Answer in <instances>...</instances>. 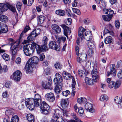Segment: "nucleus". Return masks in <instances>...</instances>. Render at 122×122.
Masks as SVG:
<instances>
[{
	"label": "nucleus",
	"instance_id": "1",
	"mask_svg": "<svg viewBox=\"0 0 122 122\" xmlns=\"http://www.w3.org/2000/svg\"><path fill=\"white\" fill-rule=\"evenodd\" d=\"M35 47L36 49L37 53L39 54L40 51L39 46L37 44L34 43L32 44H29L25 45L23 47V51L25 55L27 56H31L35 50Z\"/></svg>",
	"mask_w": 122,
	"mask_h": 122
},
{
	"label": "nucleus",
	"instance_id": "2",
	"mask_svg": "<svg viewBox=\"0 0 122 122\" xmlns=\"http://www.w3.org/2000/svg\"><path fill=\"white\" fill-rule=\"evenodd\" d=\"M39 61V58L37 56H33L29 59L25 67L26 72L29 73L31 72L33 68L38 64Z\"/></svg>",
	"mask_w": 122,
	"mask_h": 122
},
{
	"label": "nucleus",
	"instance_id": "3",
	"mask_svg": "<svg viewBox=\"0 0 122 122\" xmlns=\"http://www.w3.org/2000/svg\"><path fill=\"white\" fill-rule=\"evenodd\" d=\"M30 28L29 26H26L24 30L22 32L20 35L18 43V44H16L15 43H14V45L13 46H11L10 51L11 52L13 56H14L17 53L18 49V46L19 43L22 40L21 37L25 33L29 30H30Z\"/></svg>",
	"mask_w": 122,
	"mask_h": 122
},
{
	"label": "nucleus",
	"instance_id": "4",
	"mask_svg": "<svg viewBox=\"0 0 122 122\" xmlns=\"http://www.w3.org/2000/svg\"><path fill=\"white\" fill-rule=\"evenodd\" d=\"M63 77L66 80H69L72 78L71 87L72 89V93L73 96L75 95V90L76 89L75 85L76 83L74 78H73L70 74L65 71H64L62 73Z\"/></svg>",
	"mask_w": 122,
	"mask_h": 122
},
{
	"label": "nucleus",
	"instance_id": "5",
	"mask_svg": "<svg viewBox=\"0 0 122 122\" xmlns=\"http://www.w3.org/2000/svg\"><path fill=\"white\" fill-rule=\"evenodd\" d=\"M25 104L27 108L30 110H33L35 107H38L36 105L34 99L33 98H29L25 99Z\"/></svg>",
	"mask_w": 122,
	"mask_h": 122
},
{
	"label": "nucleus",
	"instance_id": "6",
	"mask_svg": "<svg viewBox=\"0 0 122 122\" xmlns=\"http://www.w3.org/2000/svg\"><path fill=\"white\" fill-rule=\"evenodd\" d=\"M40 111L43 114L47 115L49 114L51 111L49 106L45 102H43L40 107Z\"/></svg>",
	"mask_w": 122,
	"mask_h": 122
},
{
	"label": "nucleus",
	"instance_id": "7",
	"mask_svg": "<svg viewBox=\"0 0 122 122\" xmlns=\"http://www.w3.org/2000/svg\"><path fill=\"white\" fill-rule=\"evenodd\" d=\"M41 30L40 29H36L34 30L27 37L29 41H33L35 37L39 35L40 33Z\"/></svg>",
	"mask_w": 122,
	"mask_h": 122
},
{
	"label": "nucleus",
	"instance_id": "8",
	"mask_svg": "<svg viewBox=\"0 0 122 122\" xmlns=\"http://www.w3.org/2000/svg\"><path fill=\"white\" fill-rule=\"evenodd\" d=\"M21 75L22 73L20 71H16L13 73L12 79L15 81H18L20 80Z\"/></svg>",
	"mask_w": 122,
	"mask_h": 122
},
{
	"label": "nucleus",
	"instance_id": "9",
	"mask_svg": "<svg viewBox=\"0 0 122 122\" xmlns=\"http://www.w3.org/2000/svg\"><path fill=\"white\" fill-rule=\"evenodd\" d=\"M14 110L11 108H7L5 112V115L7 116V118H4V120L5 119H8L10 121V118L14 114Z\"/></svg>",
	"mask_w": 122,
	"mask_h": 122
},
{
	"label": "nucleus",
	"instance_id": "10",
	"mask_svg": "<svg viewBox=\"0 0 122 122\" xmlns=\"http://www.w3.org/2000/svg\"><path fill=\"white\" fill-rule=\"evenodd\" d=\"M116 66L114 64H112L110 66V71H108L107 75L108 76L110 75H111L112 77H114L116 74V70L115 69Z\"/></svg>",
	"mask_w": 122,
	"mask_h": 122
},
{
	"label": "nucleus",
	"instance_id": "11",
	"mask_svg": "<svg viewBox=\"0 0 122 122\" xmlns=\"http://www.w3.org/2000/svg\"><path fill=\"white\" fill-rule=\"evenodd\" d=\"M77 56H79L81 61H83L87 59V55L85 53H80L79 52V48L78 46H76L75 48Z\"/></svg>",
	"mask_w": 122,
	"mask_h": 122
},
{
	"label": "nucleus",
	"instance_id": "12",
	"mask_svg": "<svg viewBox=\"0 0 122 122\" xmlns=\"http://www.w3.org/2000/svg\"><path fill=\"white\" fill-rule=\"evenodd\" d=\"M121 85L120 82L118 81H111L108 84V87L110 88H114L115 89H116L119 87Z\"/></svg>",
	"mask_w": 122,
	"mask_h": 122
},
{
	"label": "nucleus",
	"instance_id": "13",
	"mask_svg": "<svg viewBox=\"0 0 122 122\" xmlns=\"http://www.w3.org/2000/svg\"><path fill=\"white\" fill-rule=\"evenodd\" d=\"M56 77L53 80V82L55 85L60 84L62 81V79L61 76L58 73H56L55 74Z\"/></svg>",
	"mask_w": 122,
	"mask_h": 122
},
{
	"label": "nucleus",
	"instance_id": "14",
	"mask_svg": "<svg viewBox=\"0 0 122 122\" xmlns=\"http://www.w3.org/2000/svg\"><path fill=\"white\" fill-rule=\"evenodd\" d=\"M49 48L55 50L57 51H59L60 48L56 44V42L54 41H52L49 42Z\"/></svg>",
	"mask_w": 122,
	"mask_h": 122
},
{
	"label": "nucleus",
	"instance_id": "15",
	"mask_svg": "<svg viewBox=\"0 0 122 122\" xmlns=\"http://www.w3.org/2000/svg\"><path fill=\"white\" fill-rule=\"evenodd\" d=\"M60 26L63 28L64 30V33L67 38H68V35H70L71 33V31L69 30L68 27L65 24H62Z\"/></svg>",
	"mask_w": 122,
	"mask_h": 122
},
{
	"label": "nucleus",
	"instance_id": "16",
	"mask_svg": "<svg viewBox=\"0 0 122 122\" xmlns=\"http://www.w3.org/2000/svg\"><path fill=\"white\" fill-rule=\"evenodd\" d=\"M97 80L95 79L90 78L88 77H86L85 79V81L86 83L90 85H93L95 82L97 81Z\"/></svg>",
	"mask_w": 122,
	"mask_h": 122
},
{
	"label": "nucleus",
	"instance_id": "17",
	"mask_svg": "<svg viewBox=\"0 0 122 122\" xmlns=\"http://www.w3.org/2000/svg\"><path fill=\"white\" fill-rule=\"evenodd\" d=\"M86 30V29H84L82 26L79 27L78 30V36L80 37L81 40L83 39L84 37V32Z\"/></svg>",
	"mask_w": 122,
	"mask_h": 122
},
{
	"label": "nucleus",
	"instance_id": "18",
	"mask_svg": "<svg viewBox=\"0 0 122 122\" xmlns=\"http://www.w3.org/2000/svg\"><path fill=\"white\" fill-rule=\"evenodd\" d=\"M45 97L46 100L50 102H53L55 100L54 94L51 92L46 94Z\"/></svg>",
	"mask_w": 122,
	"mask_h": 122
},
{
	"label": "nucleus",
	"instance_id": "19",
	"mask_svg": "<svg viewBox=\"0 0 122 122\" xmlns=\"http://www.w3.org/2000/svg\"><path fill=\"white\" fill-rule=\"evenodd\" d=\"M34 100L35 103L36 104V105L38 106L41 104L42 101L41 96L38 94L35 95Z\"/></svg>",
	"mask_w": 122,
	"mask_h": 122
},
{
	"label": "nucleus",
	"instance_id": "20",
	"mask_svg": "<svg viewBox=\"0 0 122 122\" xmlns=\"http://www.w3.org/2000/svg\"><path fill=\"white\" fill-rule=\"evenodd\" d=\"M91 74L92 75V77L93 79L98 80L99 79V76L98 74L97 68L95 67L93 68V70L91 72Z\"/></svg>",
	"mask_w": 122,
	"mask_h": 122
},
{
	"label": "nucleus",
	"instance_id": "21",
	"mask_svg": "<svg viewBox=\"0 0 122 122\" xmlns=\"http://www.w3.org/2000/svg\"><path fill=\"white\" fill-rule=\"evenodd\" d=\"M53 117L56 119L57 122H65V120H64L62 117H60L59 113H54Z\"/></svg>",
	"mask_w": 122,
	"mask_h": 122
},
{
	"label": "nucleus",
	"instance_id": "22",
	"mask_svg": "<svg viewBox=\"0 0 122 122\" xmlns=\"http://www.w3.org/2000/svg\"><path fill=\"white\" fill-rule=\"evenodd\" d=\"M85 109L92 113L94 112V110L92 108V104L89 103H87L85 105Z\"/></svg>",
	"mask_w": 122,
	"mask_h": 122
},
{
	"label": "nucleus",
	"instance_id": "23",
	"mask_svg": "<svg viewBox=\"0 0 122 122\" xmlns=\"http://www.w3.org/2000/svg\"><path fill=\"white\" fill-rule=\"evenodd\" d=\"M19 119V117L17 116H14L11 119L10 122H18ZM3 122H9V120L5 119L3 120Z\"/></svg>",
	"mask_w": 122,
	"mask_h": 122
},
{
	"label": "nucleus",
	"instance_id": "24",
	"mask_svg": "<svg viewBox=\"0 0 122 122\" xmlns=\"http://www.w3.org/2000/svg\"><path fill=\"white\" fill-rule=\"evenodd\" d=\"M1 33H6L8 30V28L5 24H0Z\"/></svg>",
	"mask_w": 122,
	"mask_h": 122
},
{
	"label": "nucleus",
	"instance_id": "25",
	"mask_svg": "<svg viewBox=\"0 0 122 122\" xmlns=\"http://www.w3.org/2000/svg\"><path fill=\"white\" fill-rule=\"evenodd\" d=\"M85 36L84 38L87 41H89L92 39V35L91 33L89 31H86L85 33Z\"/></svg>",
	"mask_w": 122,
	"mask_h": 122
},
{
	"label": "nucleus",
	"instance_id": "26",
	"mask_svg": "<svg viewBox=\"0 0 122 122\" xmlns=\"http://www.w3.org/2000/svg\"><path fill=\"white\" fill-rule=\"evenodd\" d=\"M61 103L62 107L65 108L67 107L68 104L67 100L66 99H62Z\"/></svg>",
	"mask_w": 122,
	"mask_h": 122
},
{
	"label": "nucleus",
	"instance_id": "27",
	"mask_svg": "<svg viewBox=\"0 0 122 122\" xmlns=\"http://www.w3.org/2000/svg\"><path fill=\"white\" fill-rule=\"evenodd\" d=\"M88 46L90 49H93L95 47V43L93 40L89 41L87 43Z\"/></svg>",
	"mask_w": 122,
	"mask_h": 122
},
{
	"label": "nucleus",
	"instance_id": "28",
	"mask_svg": "<svg viewBox=\"0 0 122 122\" xmlns=\"http://www.w3.org/2000/svg\"><path fill=\"white\" fill-rule=\"evenodd\" d=\"M104 42L106 44L112 43L113 40L112 37L110 36H108L105 39Z\"/></svg>",
	"mask_w": 122,
	"mask_h": 122
},
{
	"label": "nucleus",
	"instance_id": "29",
	"mask_svg": "<svg viewBox=\"0 0 122 122\" xmlns=\"http://www.w3.org/2000/svg\"><path fill=\"white\" fill-rule=\"evenodd\" d=\"M45 17L43 15L38 16L37 17V20L38 23L40 24L43 23L45 20Z\"/></svg>",
	"mask_w": 122,
	"mask_h": 122
},
{
	"label": "nucleus",
	"instance_id": "30",
	"mask_svg": "<svg viewBox=\"0 0 122 122\" xmlns=\"http://www.w3.org/2000/svg\"><path fill=\"white\" fill-rule=\"evenodd\" d=\"M27 118L29 122H34V116L31 114H27Z\"/></svg>",
	"mask_w": 122,
	"mask_h": 122
},
{
	"label": "nucleus",
	"instance_id": "31",
	"mask_svg": "<svg viewBox=\"0 0 122 122\" xmlns=\"http://www.w3.org/2000/svg\"><path fill=\"white\" fill-rule=\"evenodd\" d=\"M56 38L57 42L59 43H60L61 41H63V43L66 40V37L62 36H57L56 37Z\"/></svg>",
	"mask_w": 122,
	"mask_h": 122
},
{
	"label": "nucleus",
	"instance_id": "32",
	"mask_svg": "<svg viewBox=\"0 0 122 122\" xmlns=\"http://www.w3.org/2000/svg\"><path fill=\"white\" fill-rule=\"evenodd\" d=\"M56 86L55 87V91L56 93H59L62 89V86L59 84L56 85Z\"/></svg>",
	"mask_w": 122,
	"mask_h": 122
},
{
	"label": "nucleus",
	"instance_id": "33",
	"mask_svg": "<svg viewBox=\"0 0 122 122\" xmlns=\"http://www.w3.org/2000/svg\"><path fill=\"white\" fill-rule=\"evenodd\" d=\"M7 4H5L0 3V9L4 11H6L7 10Z\"/></svg>",
	"mask_w": 122,
	"mask_h": 122
},
{
	"label": "nucleus",
	"instance_id": "34",
	"mask_svg": "<svg viewBox=\"0 0 122 122\" xmlns=\"http://www.w3.org/2000/svg\"><path fill=\"white\" fill-rule=\"evenodd\" d=\"M8 20V17L4 15L1 16L0 17V21L4 22H6Z\"/></svg>",
	"mask_w": 122,
	"mask_h": 122
},
{
	"label": "nucleus",
	"instance_id": "35",
	"mask_svg": "<svg viewBox=\"0 0 122 122\" xmlns=\"http://www.w3.org/2000/svg\"><path fill=\"white\" fill-rule=\"evenodd\" d=\"M56 13L59 16H62L65 14V12L64 10H58L56 11Z\"/></svg>",
	"mask_w": 122,
	"mask_h": 122
},
{
	"label": "nucleus",
	"instance_id": "36",
	"mask_svg": "<svg viewBox=\"0 0 122 122\" xmlns=\"http://www.w3.org/2000/svg\"><path fill=\"white\" fill-rule=\"evenodd\" d=\"M46 45L47 44H44V45L41 46V47L40 46L38 45L39 47L38 48H39V50L40 51L39 54L43 50L46 51L47 50L46 46Z\"/></svg>",
	"mask_w": 122,
	"mask_h": 122
},
{
	"label": "nucleus",
	"instance_id": "37",
	"mask_svg": "<svg viewBox=\"0 0 122 122\" xmlns=\"http://www.w3.org/2000/svg\"><path fill=\"white\" fill-rule=\"evenodd\" d=\"M102 18L105 21H109L111 20L112 18V16H109L107 15H102Z\"/></svg>",
	"mask_w": 122,
	"mask_h": 122
},
{
	"label": "nucleus",
	"instance_id": "38",
	"mask_svg": "<svg viewBox=\"0 0 122 122\" xmlns=\"http://www.w3.org/2000/svg\"><path fill=\"white\" fill-rule=\"evenodd\" d=\"M7 9H9L12 11L15 12L16 11V9L15 6L10 5L9 4H7Z\"/></svg>",
	"mask_w": 122,
	"mask_h": 122
},
{
	"label": "nucleus",
	"instance_id": "39",
	"mask_svg": "<svg viewBox=\"0 0 122 122\" xmlns=\"http://www.w3.org/2000/svg\"><path fill=\"white\" fill-rule=\"evenodd\" d=\"M22 5V4L21 2L18 1L17 2L16 6L17 10L20 11L21 10V8Z\"/></svg>",
	"mask_w": 122,
	"mask_h": 122
},
{
	"label": "nucleus",
	"instance_id": "40",
	"mask_svg": "<svg viewBox=\"0 0 122 122\" xmlns=\"http://www.w3.org/2000/svg\"><path fill=\"white\" fill-rule=\"evenodd\" d=\"M51 85L46 82H43L42 83V85L43 87L46 89H49Z\"/></svg>",
	"mask_w": 122,
	"mask_h": 122
},
{
	"label": "nucleus",
	"instance_id": "41",
	"mask_svg": "<svg viewBox=\"0 0 122 122\" xmlns=\"http://www.w3.org/2000/svg\"><path fill=\"white\" fill-rule=\"evenodd\" d=\"M86 101L87 99L84 97H81L80 98H78L77 99V102L79 103H84Z\"/></svg>",
	"mask_w": 122,
	"mask_h": 122
},
{
	"label": "nucleus",
	"instance_id": "42",
	"mask_svg": "<svg viewBox=\"0 0 122 122\" xmlns=\"http://www.w3.org/2000/svg\"><path fill=\"white\" fill-rule=\"evenodd\" d=\"M108 99V97L106 95H103L100 97V99L101 101H102L104 100H107Z\"/></svg>",
	"mask_w": 122,
	"mask_h": 122
},
{
	"label": "nucleus",
	"instance_id": "43",
	"mask_svg": "<svg viewBox=\"0 0 122 122\" xmlns=\"http://www.w3.org/2000/svg\"><path fill=\"white\" fill-rule=\"evenodd\" d=\"M3 59L6 61H8L10 59L9 55L6 53H4L2 56Z\"/></svg>",
	"mask_w": 122,
	"mask_h": 122
},
{
	"label": "nucleus",
	"instance_id": "44",
	"mask_svg": "<svg viewBox=\"0 0 122 122\" xmlns=\"http://www.w3.org/2000/svg\"><path fill=\"white\" fill-rule=\"evenodd\" d=\"M48 39L46 36H44L42 39V43L43 44H47Z\"/></svg>",
	"mask_w": 122,
	"mask_h": 122
},
{
	"label": "nucleus",
	"instance_id": "45",
	"mask_svg": "<svg viewBox=\"0 0 122 122\" xmlns=\"http://www.w3.org/2000/svg\"><path fill=\"white\" fill-rule=\"evenodd\" d=\"M54 66L55 68L57 69H61L62 67V66L59 62H56Z\"/></svg>",
	"mask_w": 122,
	"mask_h": 122
},
{
	"label": "nucleus",
	"instance_id": "46",
	"mask_svg": "<svg viewBox=\"0 0 122 122\" xmlns=\"http://www.w3.org/2000/svg\"><path fill=\"white\" fill-rule=\"evenodd\" d=\"M72 10L73 12L77 14L78 15H80L81 14V13L79 10L78 9L73 8H72Z\"/></svg>",
	"mask_w": 122,
	"mask_h": 122
},
{
	"label": "nucleus",
	"instance_id": "47",
	"mask_svg": "<svg viewBox=\"0 0 122 122\" xmlns=\"http://www.w3.org/2000/svg\"><path fill=\"white\" fill-rule=\"evenodd\" d=\"M115 102L119 104L118 105L119 107L120 106V107H122V101L120 98H119L118 100H117Z\"/></svg>",
	"mask_w": 122,
	"mask_h": 122
},
{
	"label": "nucleus",
	"instance_id": "48",
	"mask_svg": "<svg viewBox=\"0 0 122 122\" xmlns=\"http://www.w3.org/2000/svg\"><path fill=\"white\" fill-rule=\"evenodd\" d=\"M70 93V91L68 90H66L65 91H63L62 94L63 96L66 97Z\"/></svg>",
	"mask_w": 122,
	"mask_h": 122
},
{
	"label": "nucleus",
	"instance_id": "49",
	"mask_svg": "<svg viewBox=\"0 0 122 122\" xmlns=\"http://www.w3.org/2000/svg\"><path fill=\"white\" fill-rule=\"evenodd\" d=\"M113 13L114 12L113 10H112L110 9L108 10L107 14L109 16H111L112 17V15L113 14Z\"/></svg>",
	"mask_w": 122,
	"mask_h": 122
},
{
	"label": "nucleus",
	"instance_id": "50",
	"mask_svg": "<svg viewBox=\"0 0 122 122\" xmlns=\"http://www.w3.org/2000/svg\"><path fill=\"white\" fill-rule=\"evenodd\" d=\"M99 4L101 5L104 7L105 8L106 6V3L105 2L104 0H101Z\"/></svg>",
	"mask_w": 122,
	"mask_h": 122
},
{
	"label": "nucleus",
	"instance_id": "51",
	"mask_svg": "<svg viewBox=\"0 0 122 122\" xmlns=\"http://www.w3.org/2000/svg\"><path fill=\"white\" fill-rule=\"evenodd\" d=\"M92 49H90L87 52L88 55L90 57L92 56L93 54V52Z\"/></svg>",
	"mask_w": 122,
	"mask_h": 122
},
{
	"label": "nucleus",
	"instance_id": "52",
	"mask_svg": "<svg viewBox=\"0 0 122 122\" xmlns=\"http://www.w3.org/2000/svg\"><path fill=\"white\" fill-rule=\"evenodd\" d=\"M78 74L79 76L82 77L84 75V72L81 70H79L78 71Z\"/></svg>",
	"mask_w": 122,
	"mask_h": 122
},
{
	"label": "nucleus",
	"instance_id": "53",
	"mask_svg": "<svg viewBox=\"0 0 122 122\" xmlns=\"http://www.w3.org/2000/svg\"><path fill=\"white\" fill-rule=\"evenodd\" d=\"M117 76L119 78L122 79V70H120L118 72Z\"/></svg>",
	"mask_w": 122,
	"mask_h": 122
},
{
	"label": "nucleus",
	"instance_id": "54",
	"mask_svg": "<svg viewBox=\"0 0 122 122\" xmlns=\"http://www.w3.org/2000/svg\"><path fill=\"white\" fill-rule=\"evenodd\" d=\"M21 59L20 57H17L15 61V63L17 64H20L21 63Z\"/></svg>",
	"mask_w": 122,
	"mask_h": 122
},
{
	"label": "nucleus",
	"instance_id": "55",
	"mask_svg": "<svg viewBox=\"0 0 122 122\" xmlns=\"http://www.w3.org/2000/svg\"><path fill=\"white\" fill-rule=\"evenodd\" d=\"M54 30L57 34H58L60 33L61 32V29L58 26L57 28H56Z\"/></svg>",
	"mask_w": 122,
	"mask_h": 122
},
{
	"label": "nucleus",
	"instance_id": "56",
	"mask_svg": "<svg viewBox=\"0 0 122 122\" xmlns=\"http://www.w3.org/2000/svg\"><path fill=\"white\" fill-rule=\"evenodd\" d=\"M54 30L57 34H58L60 33L61 32V29L58 26L57 28H56Z\"/></svg>",
	"mask_w": 122,
	"mask_h": 122
},
{
	"label": "nucleus",
	"instance_id": "57",
	"mask_svg": "<svg viewBox=\"0 0 122 122\" xmlns=\"http://www.w3.org/2000/svg\"><path fill=\"white\" fill-rule=\"evenodd\" d=\"M54 30L57 34H58L60 33L61 32V29L58 26L57 28H56Z\"/></svg>",
	"mask_w": 122,
	"mask_h": 122
},
{
	"label": "nucleus",
	"instance_id": "58",
	"mask_svg": "<svg viewBox=\"0 0 122 122\" xmlns=\"http://www.w3.org/2000/svg\"><path fill=\"white\" fill-rule=\"evenodd\" d=\"M115 27L117 28L118 29L120 27V22L118 20L115 21Z\"/></svg>",
	"mask_w": 122,
	"mask_h": 122
},
{
	"label": "nucleus",
	"instance_id": "59",
	"mask_svg": "<svg viewBox=\"0 0 122 122\" xmlns=\"http://www.w3.org/2000/svg\"><path fill=\"white\" fill-rule=\"evenodd\" d=\"M78 112L80 114H82L84 112V110L82 107H80L78 108Z\"/></svg>",
	"mask_w": 122,
	"mask_h": 122
},
{
	"label": "nucleus",
	"instance_id": "60",
	"mask_svg": "<svg viewBox=\"0 0 122 122\" xmlns=\"http://www.w3.org/2000/svg\"><path fill=\"white\" fill-rule=\"evenodd\" d=\"M44 71L45 73L47 75H48L50 74V68L47 67V68L44 69Z\"/></svg>",
	"mask_w": 122,
	"mask_h": 122
},
{
	"label": "nucleus",
	"instance_id": "61",
	"mask_svg": "<svg viewBox=\"0 0 122 122\" xmlns=\"http://www.w3.org/2000/svg\"><path fill=\"white\" fill-rule=\"evenodd\" d=\"M8 41H9V43L10 44L11 46H12V45L13 44L14 42V40L10 38L8 39Z\"/></svg>",
	"mask_w": 122,
	"mask_h": 122
},
{
	"label": "nucleus",
	"instance_id": "62",
	"mask_svg": "<svg viewBox=\"0 0 122 122\" xmlns=\"http://www.w3.org/2000/svg\"><path fill=\"white\" fill-rule=\"evenodd\" d=\"M71 18H68L66 21V23L67 25H69L71 24Z\"/></svg>",
	"mask_w": 122,
	"mask_h": 122
},
{
	"label": "nucleus",
	"instance_id": "63",
	"mask_svg": "<svg viewBox=\"0 0 122 122\" xmlns=\"http://www.w3.org/2000/svg\"><path fill=\"white\" fill-rule=\"evenodd\" d=\"M34 1V0H28V6H29L31 5L33 3Z\"/></svg>",
	"mask_w": 122,
	"mask_h": 122
},
{
	"label": "nucleus",
	"instance_id": "64",
	"mask_svg": "<svg viewBox=\"0 0 122 122\" xmlns=\"http://www.w3.org/2000/svg\"><path fill=\"white\" fill-rule=\"evenodd\" d=\"M45 56L43 53L41 54L40 56V60L41 61H42L45 58Z\"/></svg>",
	"mask_w": 122,
	"mask_h": 122
}]
</instances>
